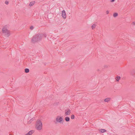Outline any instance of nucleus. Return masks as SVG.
Masks as SVG:
<instances>
[{
	"instance_id": "f257e3e1",
	"label": "nucleus",
	"mask_w": 135,
	"mask_h": 135,
	"mask_svg": "<svg viewBox=\"0 0 135 135\" xmlns=\"http://www.w3.org/2000/svg\"><path fill=\"white\" fill-rule=\"evenodd\" d=\"M43 36L42 34L38 33L34 36L31 40L32 42L34 43L41 40Z\"/></svg>"
},
{
	"instance_id": "f03ea898",
	"label": "nucleus",
	"mask_w": 135,
	"mask_h": 135,
	"mask_svg": "<svg viewBox=\"0 0 135 135\" xmlns=\"http://www.w3.org/2000/svg\"><path fill=\"white\" fill-rule=\"evenodd\" d=\"M36 128L38 130H41L42 128V123L41 122L40 120H38L36 124Z\"/></svg>"
},
{
	"instance_id": "7ed1b4c3",
	"label": "nucleus",
	"mask_w": 135,
	"mask_h": 135,
	"mask_svg": "<svg viewBox=\"0 0 135 135\" xmlns=\"http://www.w3.org/2000/svg\"><path fill=\"white\" fill-rule=\"evenodd\" d=\"M2 32L3 33H4L5 36L7 37H9L10 35L9 31L5 27H3Z\"/></svg>"
},
{
	"instance_id": "20e7f679",
	"label": "nucleus",
	"mask_w": 135,
	"mask_h": 135,
	"mask_svg": "<svg viewBox=\"0 0 135 135\" xmlns=\"http://www.w3.org/2000/svg\"><path fill=\"white\" fill-rule=\"evenodd\" d=\"M62 120V117H60L59 116H57L56 119V122L58 123H61Z\"/></svg>"
},
{
	"instance_id": "39448f33",
	"label": "nucleus",
	"mask_w": 135,
	"mask_h": 135,
	"mask_svg": "<svg viewBox=\"0 0 135 135\" xmlns=\"http://www.w3.org/2000/svg\"><path fill=\"white\" fill-rule=\"evenodd\" d=\"M71 113V110L69 109H68V110H65V115H67L70 114Z\"/></svg>"
},
{
	"instance_id": "423d86ee",
	"label": "nucleus",
	"mask_w": 135,
	"mask_h": 135,
	"mask_svg": "<svg viewBox=\"0 0 135 135\" xmlns=\"http://www.w3.org/2000/svg\"><path fill=\"white\" fill-rule=\"evenodd\" d=\"M62 17L64 18H66V15L65 11L64 10L62 11Z\"/></svg>"
},
{
	"instance_id": "0eeeda50",
	"label": "nucleus",
	"mask_w": 135,
	"mask_h": 135,
	"mask_svg": "<svg viewBox=\"0 0 135 135\" xmlns=\"http://www.w3.org/2000/svg\"><path fill=\"white\" fill-rule=\"evenodd\" d=\"M34 131L33 130H32L28 132L25 135H31L34 133Z\"/></svg>"
},
{
	"instance_id": "6e6552de",
	"label": "nucleus",
	"mask_w": 135,
	"mask_h": 135,
	"mask_svg": "<svg viewBox=\"0 0 135 135\" xmlns=\"http://www.w3.org/2000/svg\"><path fill=\"white\" fill-rule=\"evenodd\" d=\"M111 99V98H106L104 100V101L106 102H108L109 101H110Z\"/></svg>"
},
{
	"instance_id": "1a4fd4ad",
	"label": "nucleus",
	"mask_w": 135,
	"mask_h": 135,
	"mask_svg": "<svg viewBox=\"0 0 135 135\" xmlns=\"http://www.w3.org/2000/svg\"><path fill=\"white\" fill-rule=\"evenodd\" d=\"M35 118H32L28 122V123L29 124H30L32 121L35 120Z\"/></svg>"
},
{
	"instance_id": "9d476101",
	"label": "nucleus",
	"mask_w": 135,
	"mask_h": 135,
	"mask_svg": "<svg viewBox=\"0 0 135 135\" xmlns=\"http://www.w3.org/2000/svg\"><path fill=\"white\" fill-rule=\"evenodd\" d=\"M70 118L68 117H66L65 118V120L66 122H69L70 120Z\"/></svg>"
},
{
	"instance_id": "9b49d317",
	"label": "nucleus",
	"mask_w": 135,
	"mask_h": 135,
	"mask_svg": "<svg viewBox=\"0 0 135 135\" xmlns=\"http://www.w3.org/2000/svg\"><path fill=\"white\" fill-rule=\"evenodd\" d=\"M107 131L105 129H101L100 130V131L101 132L103 133L106 132Z\"/></svg>"
},
{
	"instance_id": "f8f14e48",
	"label": "nucleus",
	"mask_w": 135,
	"mask_h": 135,
	"mask_svg": "<svg viewBox=\"0 0 135 135\" xmlns=\"http://www.w3.org/2000/svg\"><path fill=\"white\" fill-rule=\"evenodd\" d=\"M35 2H31L29 4L30 6H33L35 4Z\"/></svg>"
},
{
	"instance_id": "ddd939ff",
	"label": "nucleus",
	"mask_w": 135,
	"mask_h": 135,
	"mask_svg": "<svg viewBox=\"0 0 135 135\" xmlns=\"http://www.w3.org/2000/svg\"><path fill=\"white\" fill-rule=\"evenodd\" d=\"M25 72L26 73H28L29 72V70L28 69L26 68L25 70Z\"/></svg>"
},
{
	"instance_id": "4468645a",
	"label": "nucleus",
	"mask_w": 135,
	"mask_h": 135,
	"mask_svg": "<svg viewBox=\"0 0 135 135\" xmlns=\"http://www.w3.org/2000/svg\"><path fill=\"white\" fill-rule=\"evenodd\" d=\"M116 78L117 79H116V81H119V80L120 79V77L119 76H116Z\"/></svg>"
},
{
	"instance_id": "2eb2a0df",
	"label": "nucleus",
	"mask_w": 135,
	"mask_h": 135,
	"mask_svg": "<svg viewBox=\"0 0 135 135\" xmlns=\"http://www.w3.org/2000/svg\"><path fill=\"white\" fill-rule=\"evenodd\" d=\"M131 74L132 75H133L134 74H135V70H134L131 72Z\"/></svg>"
},
{
	"instance_id": "dca6fc26",
	"label": "nucleus",
	"mask_w": 135,
	"mask_h": 135,
	"mask_svg": "<svg viewBox=\"0 0 135 135\" xmlns=\"http://www.w3.org/2000/svg\"><path fill=\"white\" fill-rule=\"evenodd\" d=\"M118 15V14L117 13H114L113 15V16L114 17H116Z\"/></svg>"
},
{
	"instance_id": "f3484780",
	"label": "nucleus",
	"mask_w": 135,
	"mask_h": 135,
	"mask_svg": "<svg viewBox=\"0 0 135 135\" xmlns=\"http://www.w3.org/2000/svg\"><path fill=\"white\" fill-rule=\"evenodd\" d=\"M96 25L94 24L91 27L92 29H94L96 27Z\"/></svg>"
},
{
	"instance_id": "a211bd4d",
	"label": "nucleus",
	"mask_w": 135,
	"mask_h": 135,
	"mask_svg": "<svg viewBox=\"0 0 135 135\" xmlns=\"http://www.w3.org/2000/svg\"><path fill=\"white\" fill-rule=\"evenodd\" d=\"M75 118V116L74 115H72L71 116V118L72 119H73Z\"/></svg>"
},
{
	"instance_id": "6ab92c4d",
	"label": "nucleus",
	"mask_w": 135,
	"mask_h": 135,
	"mask_svg": "<svg viewBox=\"0 0 135 135\" xmlns=\"http://www.w3.org/2000/svg\"><path fill=\"white\" fill-rule=\"evenodd\" d=\"M34 28V27L33 26H31L30 27V29L31 30H32Z\"/></svg>"
},
{
	"instance_id": "aec40b11",
	"label": "nucleus",
	"mask_w": 135,
	"mask_h": 135,
	"mask_svg": "<svg viewBox=\"0 0 135 135\" xmlns=\"http://www.w3.org/2000/svg\"><path fill=\"white\" fill-rule=\"evenodd\" d=\"M5 3L6 4H8V3H9V2H8L7 1H6L5 2Z\"/></svg>"
},
{
	"instance_id": "412c9836",
	"label": "nucleus",
	"mask_w": 135,
	"mask_h": 135,
	"mask_svg": "<svg viewBox=\"0 0 135 135\" xmlns=\"http://www.w3.org/2000/svg\"><path fill=\"white\" fill-rule=\"evenodd\" d=\"M109 11H106V14H108L109 13Z\"/></svg>"
},
{
	"instance_id": "4be33fe9",
	"label": "nucleus",
	"mask_w": 135,
	"mask_h": 135,
	"mask_svg": "<svg viewBox=\"0 0 135 135\" xmlns=\"http://www.w3.org/2000/svg\"><path fill=\"white\" fill-rule=\"evenodd\" d=\"M132 24L133 25H135V22H133L132 23Z\"/></svg>"
},
{
	"instance_id": "5701e85b",
	"label": "nucleus",
	"mask_w": 135,
	"mask_h": 135,
	"mask_svg": "<svg viewBox=\"0 0 135 135\" xmlns=\"http://www.w3.org/2000/svg\"><path fill=\"white\" fill-rule=\"evenodd\" d=\"M115 0H111L110 2H113Z\"/></svg>"
},
{
	"instance_id": "b1692460",
	"label": "nucleus",
	"mask_w": 135,
	"mask_h": 135,
	"mask_svg": "<svg viewBox=\"0 0 135 135\" xmlns=\"http://www.w3.org/2000/svg\"><path fill=\"white\" fill-rule=\"evenodd\" d=\"M9 135H12V134H9Z\"/></svg>"
}]
</instances>
